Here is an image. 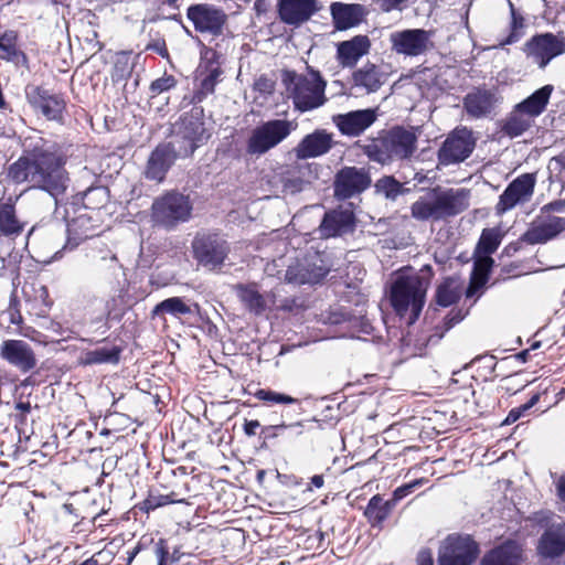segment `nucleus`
<instances>
[{
  "instance_id": "c03bdc74",
  "label": "nucleus",
  "mask_w": 565,
  "mask_h": 565,
  "mask_svg": "<svg viewBox=\"0 0 565 565\" xmlns=\"http://www.w3.org/2000/svg\"><path fill=\"white\" fill-rule=\"evenodd\" d=\"M511 32L508 38L501 43V45L513 44L518 42L524 34V18L518 14L511 4Z\"/></svg>"
},
{
  "instance_id": "393cba45",
  "label": "nucleus",
  "mask_w": 565,
  "mask_h": 565,
  "mask_svg": "<svg viewBox=\"0 0 565 565\" xmlns=\"http://www.w3.org/2000/svg\"><path fill=\"white\" fill-rule=\"evenodd\" d=\"M330 12L337 30H348L359 25L366 17L367 10L360 3L334 2Z\"/></svg>"
},
{
  "instance_id": "69168bd1",
  "label": "nucleus",
  "mask_w": 565,
  "mask_h": 565,
  "mask_svg": "<svg viewBox=\"0 0 565 565\" xmlns=\"http://www.w3.org/2000/svg\"><path fill=\"white\" fill-rule=\"evenodd\" d=\"M527 355H529V351H527V350H525V351L520 352V353L518 354V358H519L520 360H522L523 362H525V361H526V356H527Z\"/></svg>"
},
{
  "instance_id": "423d86ee",
  "label": "nucleus",
  "mask_w": 565,
  "mask_h": 565,
  "mask_svg": "<svg viewBox=\"0 0 565 565\" xmlns=\"http://www.w3.org/2000/svg\"><path fill=\"white\" fill-rule=\"evenodd\" d=\"M192 211L193 203L189 195L168 191L153 200L151 220L157 226L171 231L190 221Z\"/></svg>"
},
{
  "instance_id": "052dcab7",
  "label": "nucleus",
  "mask_w": 565,
  "mask_h": 565,
  "mask_svg": "<svg viewBox=\"0 0 565 565\" xmlns=\"http://www.w3.org/2000/svg\"><path fill=\"white\" fill-rule=\"evenodd\" d=\"M492 264L493 259L490 257V255H483V257H481L477 263L478 267L482 269H489Z\"/></svg>"
},
{
  "instance_id": "4d7b16f0",
  "label": "nucleus",
  "mask_w": 565,
  "mask_h": 565,
  "mask_svg": "<svg viewBox=\"0 0 565 565\" xmlns=\"http://www.w3.org/2000/svg\"><path fill=\"white\" fill-rule=\"evenodd\" d=\"M260 424L258 420H246L244 424V431L247 436L256 435V430L259 428Z\"/></svg>"
},
{
  "instance_id": "7c9ffc66",
  "label": "nucleus",
  "mask_w": 565,
  "mask_h": 565,
  "mask_svg": "<svg viewBox=\"0 0 565 565\" xmlns=\"http://www.w3.org/2000/svg\"><path fill=\"white\" fill-rule=\"evenodd\" d=\"M553 90V85H545L535 90L532 95H530L523 102L519 103L516 106H519L525 114L535 119L546 109Z\"/></svg>"
},
{
  "instance_id": "bf43d9fd",
  "label": "nucleus",
  "mask_w": 565,
  "mask_h": 565,
  "mask_svg": "<svg viewBox=\"0 0 565 565\" xmlns=\"http://www.w3.org/2000/svg\"><path fill=\"white\" fill-rule=\"evenodd\" d=\"M433 556L429 551H422L418 554V565H433Z\"/></svg>"
},
{
  "instance_id": "b1692460",
  "label": "nucleus",
  "mask_w": 565,
  "mask_h": 565,
  "mask_svg": "<svg viewBox=\"0 0 565 565\" xmlns=\"http://www.w3.org/2000/svg\"><path fill=\"white\" fill-rule=\"evenodd\" d=\"M175 158L177 152L170 143L158 146L148 159L145 171L146 178L161 182Z\"/></svg>"
},
{
  "instance_id": "79ce46f5",
  "label": "nucleus",
  "mask_w": 565,
  "mask_h": 565,
  "mask_svg": "<svg viewBox=\"0 0 565 565\" xmlns=\"http://www.w3.org/2000/svg\"><path fill=\"white\" fill-rule=\"evenodd\" d=\"M460 297L455 281L446 280L437 289V302L443 307H448L455 303Z\"/></svg>"
},
{
  "instance_id": "39448f33",
  "label": "nucleus",
  "mask_w": 565,
  "mask_h": 565,
  "mask_svg": "<svg viewBox=\"0 0 565 565\" xmlns=\"http://www.w3.org/2000/svg\"><path fill=\"white\" fill-rule=\"evenodd\" d=\"M428 280L414 275L398 276L391 287V303L401 317L409 311V323H414L424 307Z\"/></svg>"
},
{
  "instance_id": "a19ab883",
  "label": "nucleus",
  "mask_w": 565,
  "mask_h": 565,
  "mask_svg": "<svg viewBox=\"0 0 565 565\" xmlns=\"http://www.w3.org/2000/svg\"><path fill=\"white\" fill-rule=\"evenodd\" d=\"M501 243V235L497 228L483 230L479 239L477 252L480 255H491L497 250Z\"/></svg>"
},
{
  "instance_id": "1a4fd4ad",
  "label": "nucleus",
  "mask_w": 565,
  "mask_h": 565,
  "mask_svg": "<svg viewBox=\"0 0 565 565\" xmlns=\"http://www.w3.org/2000/svg\"><path fill=\"white\" fill-rule=\"evenodd\" d=\"M523 52L539 68L544 70L552 60L565 53V36L561 33H541L524 44Z\"/></svg>"
},
{
  "instance_id": "4be33fe9",
  "label": "nucleus",
  "mask_w": 565,
  "mask_h": 565,
  "mask_svg": "<svg viewBox=\"0 0 565 565\" xmlns=\"http://www.w3.org/2000/svg\"><path fill=\"white\" fill-rule=\"evenodd\" d=\"M354 228V214L350 209H335L324 214L319 233L323 238L341 236Z\"/></svg>"
},
{
  "instance_id": "9b49d317",
  "label": "nucleus",
  "mask_w": 565,
  "mask_h": 565,
  "mask_svg": "<svg viewBox=\"0 0 565 565\" xmlns=\"http://www.w3.org/2000/svg\"><path fill=\"white\" fill-rule=\"evenodd\" d=\"M476 146L472 131L467 127L456 128L448 135L438 151V160L444 166L466 160Z\"/></svg>"
},
{
  "instance_id": "0e129e2a",
  "label": "nucleus",
  "mask_w": 565,
  "mask_h": 565,
  "mask_svg": "<svg viewBox=\"0 0 565 565\" xmlns=\"http://www.w3.org/2000/svg\"><path fill=\"white\" fill-rule=\"evenodd\" d=\"M286 189H290L291 192L299 191L300 186H298V181H288L285 184Z\"/></svg>"
},
{
  "instance_id": "2eb2a0df",
  "label": "nucleus",
  "mask_w": 565,
  "mask_h": 565,
  "mask_svg": "<svg viewBox=\"0 0 565 565\" xmlns=\"http://www.w3.org/2000/svg\"><path fill=\"white\" fill-rule=\"evenodd\" d=\"M194 258L204 267L215 269L220 267L228 253L225 241L216 235H199L192 242Z\"/></svg>"
},
{
  "instance_id": "20e7f679",
  "label": "nucleus",
  "mask_w": 565,
  "mask_h": 565,
  "mask_svg": "<svg viewBox=\"0 0 565 565\" xmlns=\"http://www.w3.org/2000/svg\"><path fill=\"white\" fill-rule=\"evenodd\" d=\"M416 135L403 127H394L377 138L370 140L362 149L367 158L381 164L393 160H403L413 156L416 150Z\"/></svg>"
},
{
  "instance_id": "6e6d98bb",
  "label": "nucleus",
  "mask_w": 565,
  "mask_h": 565,
  "mask_svg": "<svg viewBox=\"0 0 565 565\" xmlns=\"http://www.w3.org/2000/svg\"><path fill=\"white\" fill-rule=\"evenodd\" d=\"M565 209V203L563 201H555V202H552V203H548L546 205H544L540 213H544V214H551L550 212L551 211H563Z\"/></svg>"
},
{
  "instance_id": "a211bd4d",
  "label": "nucleus",
  "mask_w": 565,
  "mask_h": 565,
  "mask_svg": "<svg viewBox=\"0 0 565 565\" xmlns=\"http://www.w3.org/2000/svg\"><path fill=\"white\" fill-rule=\"evenodd\" d=\"M371 179L362 168L345 167L341 169L334 181V194L338 199L352 198L369 188Z\"/></svg>"
},
{
  "instance_id": "2f4dec72",
  "label": "nucleus",
  "mask_w": 565,
  "mask_h": 565,
  "mask_svg": "<svg viewBox=\"0 0 565 565\" xmlns=\"http://www.w3.org/2000/svg\"><path fill=\"white\" fill-rule=\"evenodd\" d=\"M234 289L238 299L248 311L254 315H260L266 310V299L256 289L255 285H236Z\"/></svg>"
},
{
  "instance_id": "bb28decb",
  "label": "nucleus",
  "mask_w": 565,
  "mask_h": 565,
  "mask_svg": "<svg viewBox=\"0 0 565 565\" xmlns=\"http://www.w3.org/2000/svg\"><path fill=\"white\" fill-rule=\"evenodd\" d=\"M332 147V135L326 130H316L307 135L295 148L297 159L316 158L327 153Z\"/></svg>"
},
{
  "instance_id": "0eeeda50",
  "label": "nucleus",
  "mask_w": 565,
  "mask_h": 565,
  "mask_svg": "<svg viewBox=\"0 0 565 565\" xmlns=\"http://www.w3.org/2000/svg\"><path fill=\"white\" fill-rule=\"evenodd\" d=\"M331 268L327 253L312 252L288 266L285 279L294 285H315L322 281Z\"/></svg>"
},
{
  "instance_id": "f03ea898",
  "label": "nucleus",
  "mask_w": 565,
  "mask_h": 565,
  "mask_svg": "<svg viewBox=\"0 0 565 565\" xmlns=\"http://www.w3.org/2000/svg\"><path fill=\"white\" fill-rule=\"evenodd\" d=\"M468 206V190L434 188L411 205V215L419 222L440 221L463 212Z\"/></svg>"
},
{
  "instance_id": "aec40b11",
  "label": "nucleus",
  "mask_w": 565,
  "mask_h": 565,
  "mask_svg": "<svg viewBox=\"0 0 565 565\" xmlns=\"http://www.w3.org/2000/svg\"><path fill=\"white\" fill-rule=\"evenodd\" d=\"M377 118L375 109H361L332 117L333 124L344 136L356 137L371 127Z\"/></svg>"
},
{
  "instance_id": "de8ad7c7",
  "label": "nucleus",
  "mask_w": 565,
  "mask_h": 565,
  "mask_svg": "<svg viewBox=\"0 0 565 565\" xmlns=\"http://www.w3.org/2000/svg\"><path fill=\"white\" fill-rule=\"evenodd\" d=\"M425 482L426 479L420 478L396 488L393 492V502L395 503L396 501L402 500L403 498L412 493L417 487L424 484Z\"/></svg>"
},
{
  "instance_id": "680f3d73",
  "label": "nucleus",
  "mask_w": 565,
  "mask_h": 565,
  "mask_svg": "<svg viewBox=\"0 0 565 565\" xmlns=\"http://www.w3.org/2000/svg\"><path fill=\"white\" fill-rule=\"evenodd\" d=\"M557 493L559 495V498L565 501V475L562 476L559 479H558V482H557Z\"/></svg>"
},
{
  "instance_id": "58836bf2",
  "label": "nucleus",
  "mask_w": 565,
  "mask_h": 565,
  "mask_svg": "<svg viewBox=\"0 0 565 565\" xmlns=\"http://www.w3.org/2000/svg\"><path fill=\"white\" fill-rule=\"evenodd\" d=\"M89 223V216L87 214H79L67 224L68 244L72 247L76 246L79 241L86 239L93 236V233L87 226Z\"/></svg>"
},
{
  "instance_id": "09e8293b",
  "label": "nucleus",
  "mask_w": 565,
  "mask_h": 565,
  "mask_svg": "<svg viewBox=\"0 0 565 565\" xmlns=\"http://www.w3.org/2000/svg\"><path fill=\"white\" fill-rule=\"evenodd\" d=\"M175 85V79L173 76H163L153 81L150 85V90L152 93V97L159 95L166 90H169Z\"/></svg>"
},
{
  "instance_id": "a18cd8bd",
  "label": "nucleus",
  "mask_w": 565,
  "mask_h": 565,
  "mask_svg": "<svg viewBox=\"0 0 565 565\" xmlns=\"http://www.w3.org/2000/svg\"><path fill=\"white\" fill-rule=\"evenodd\" d=\"M255 397L260 401L271 402V403H277V404H292V403L297 402L296 398H294L289 395L277 393L274 391H268V390H258L255 393Z\"/></svg>"
},
{
  "instance_id": "ddd939ff",
  "label": "nucleus",
  "mask_w": 565,
  "mask_h": 565,
  "mask_svg": "<svg viewBox=\"0 0 565 565\" xmlns=\"http://www.w3.org/2000/svg\"><path fill=\"white\" fill-rule=\"evenodd\" d=\"M186 17L198 32L210 33L214 36L223 34L227 22V14L222 9L207 3L189 7Z\"/></svg>"
},
{
  "instance_id": "4c0bfd02",
  "label": "nucleus",
  "mask_w": 565,
  "mask_h": 565,
  "mask_svg": "<svg viewBox=\"0 0 565 565\" xmlns=\"http://www.w3.org/2000/svg\"><path fill=\"white\" fill-rule=\"evenodd\" d=\"M191 307L180 297H171L159 302L152 310V316H162L169 313L173 317H180L191 313Z\"/></svg>"
},
{
  "instance_id": "c9c22d12",
  "label": "nucleus",
  "mask_w": 565,
  "mask_h": 565,
  "mask_svg": "<svg viewBox=\"0 0 565 565\" xmlns=\"http://www.w3.org/2000/svg\"><path fill=\"white\" fill-rule=\"evenodd\" d=\"M534 119L515 106L503 125V131L510 137H519L532 127Z\"/></svg>"
},
{
  "instance_id": "6e6552de",
  "label": "nucleus",
  "mask_w": 565,
  "mask_h": 565,
  "mask_svg": "<svg viewBox=\"0 0 565 565\" xmlns=\"http://www.w3.org/2000/svg\"><path fill=\"white\" fill-rule=\"evenodd\" d=\"M296 125L285 119H273L254 128L246 141V152L262 156L284 141Z\"/></svg>"
},
{
  "instance_id": "f3484780",
  "label": "nucleus",
  "mask_w": 565,
  "mask_h": 565,
  "mask_svg": "<svg viewBox=\"0 0 565 565\" xmlns=\"http://www.w3.org/2000/svg\"><path fill=\"white\" fill-rule=\"evenodd\" d=\"M565 231V218L552 214L540 213L523 234L527 244H545Z\"/></svg>"
},
{
  "instance_id": "a878e982",
  "label": "nucleus",
  "mask_w": 565,
  "mask_h": 565,
  "mask_svg": "<svg viewBox=\"0 0 565 565\" xmlns=\"http://www.w3.org/2000/svg\"><path fill=\"white\" fill-rule=\"evenodd\" d=\"M498 103L495 94L489 89L477 88L468 93L463 98V108L467 114L476 119L488 117Z\"/></svg>"
},
{
  "instance_id": "9d476101",
  "label": "nucleus",
  "mask_w": 565,
  "mask_h": 565,
  "mask_svg": "<svg viewBox=\"0 0 565 565\" xmlns=\"http://www.w3.org/2000/svg\"><path fill=\"white\" fill-rule=\"evenodd\" d=\"M433 31L424 29H405L390 34L391 49L405 56H419L434 47Z\"/></svg>"
},
{
  "instance_id": "7ed1b4c3",
  "label": "nucleus",
  "mask_w": 565,
  "mask_h": 565,
  "mask_svg": "<svg viewBox=\"0 0 565 565\" xmlns=\"http://www.w3.org/2000/svg\"><path fill=\"white\" fill-rule=\"evenodd\" d=\"M281 81L296 110L310 111L323 106L327 102V82L320 72L311 66H307L305 74L285 71Z\"/></svg>"
},
{
  "instance_id": "72a5a7b5",
  "label": "nucleus",
  "mask_w": 565,
  "mask_h": 565,
  "mask_svg": "<svg viewBox=\"0 0 565 565\" xmlns=\"http://www.w3.org/2000/svg\"><path fill=\"white\" fill-rule=\"evenodd\" d=\"M25 224L15 215L14 205L11 203L0 204V234L4 236H17L24 230Z\"/></svg>"
},
{
  "instance_id": "5701e85b",
  "label": "nucleus",
  "mask_w": 565,
  "mask_h": 565,
  "mask_svg": "<svg viewBox=\"0 0 565 565\" xmlns=\"http://www.w3.org/2000/svg\"><path fill=\"white\" fill-rule=\"evenodd\" d=\"M371 49L367 35H355L337 44V60L342 67H354Z\"/></svg>"
},
{
  "instance_id": "e433bc0d",
  "label": "nucleus",
  "mask_w": 565,
  "mask_h": 565,
  "mask_svg": "<svg viewBox=\"0 0 565 565\" xmlns=\"http://www.w3.org/2000/svg\"><path fill=\"white\" fill-rule=\"evenodd\" d=\"M119 349L116 347L113 348H97L95 350L86 351L79 356V364L82 365H93V364H103V363H111L116 364L119 361Z\"/></svg>"
},
{
  "instance_id": "5fc2aeb1",
  "label": "nucleus",
  "mask_w": 565,
  "mask_h": 565,
  "mask_svg": "<svg viewBox=\"0 0 565 565\" xmlns=\"http://www.w3.org/2000/svg\"><path fill=\"white\" fill-rule=\"evenodd\" d=\"M93 196H98L103 201L107 200V191L104 188L90 189L85 193V200L89 202Z\"/></svg>"
},
{
  "instance_id": "49530a36",
  "label": "nucleus",
  "mask_w": 565,
  "mask_h": 565,
  "mask_svg": "<svg viewBox=\"0 0 565 565\" xmlns=\"http://www.w3.org/2000/svg\"><path fill=\"white\" fill-rule=\"evenodd\" d=\"M540 399V395H533L530 401L519 407L512 408L507 418L503 422V425H511L515 423L519 418H521L527 411H530Z\"/></svg>"
},
{
  "instance_id": "f257e3e1",
  "label": "nucleus",
  "mask_w": 565,
  "mask_h": 565,
  "mask_svg": "<svg viewBox=\"0 0 565 565\" xmlns=\"http://www.w3.org/2000/svg\"><path fill=\"white\" fill-rule=\"evenodd\" d=\"M65 158L53 143L35 146L31 151L13 162L8 175L15 183H29L32 188L50 193L55 201L68 185L64 169Z\"/></svg>"
},
{
  "instance_id": "8fccbe9b",
  "label": "nucleus",
  "mask_w": 565,
  "mask_h": 565,
  "mask_svg": "<svg viewBox=\"0 0 565 565\" xmlns=\"http://www.w3.org/2000/svg\"><path fill=\"white\" fill-rule=\"evenodd\" d=\"M380 8L383 12H391L394 10H403L408 0H379Z\"/></svg>"
},
{
  "instance_id": "ea45409f",
  "label": "nucleus",
  "mask_w": 565,
  "mask_h": 565,
  "mask_svg": "<svg viewBox=\"0 0 565 565\" xmlns=\"http://www.w3.org/2000/svg\"><path fill=\"white\" fill-rule=\"evenodd\" d=\"M132 72V62L128 54L119 53L116 56L114 67L111 71V81L114 83L124 84L129 78Z\"/></svg>"
},
{
  "instance_id": "dca6fc26",
  "label": "nucleus",
  "mask_w": 565,
  "mask_h": 565,
  "mask_svg": "<svg viewBox=\"0 0 565 565\" xmlns=\"http://www.w3.org/2000/svg\"><path fill=\"white\" fill-rule=\"evenodd\" d=\"M25 97L31 107L49 120L61 121L65 109V102L56 94L36 86L25 87Z\"/></svg>"
},
{
  "instance_id": "4468645a",
  "label": "nucleus",
  "mask_w": 565,
  "mask_h": 565,
  "mask_svg": "<svg viewBox=\"0 0 565 565\" xmlns=\"http://www.w3.org/2000/svg\"><path fill=\"white\" fill-rule=\"evenodd\" d=\"M536 179L533 173H524L515 178L499 196L495 213L503 215L518 204L526 203L534 193Z\"/></svg>"
},
{
  "instance_id": "f8f14e48",
  "label": "nucleus",
  "mask_w": 565,
  "mask_h": 565,
  "mask_svg": "<svg viewBox=\"0 0 565 565\" xmlns=\"http://www.w3.org/2000/svg\"><path fill=\"white\" fill-rule=\"evenodd\" d=\"M478 555V546L468 535H449L439 552V565H470Z\"/></svg>"
},
{
  "instance_id": "cd10ccee",
  "label": "nucleus",
  "mask_w": 565,
  "mask_h": 565,
  "mask_svg": "<svg viewBox=\"0 0 565 565\" xmlns=\"http://www.w3.org/2000/svg\"><path fill=\"white\" fill-rule=\"evenodd\" d=\"M537 552L543 558H555L565 553V523L552 524L545 530Z\"/></svg>"
},
{
  "instance_id": "6ab92c4d",
  "label": "nucleus",
  "mask_w": 565,
  "mask_h": 565,
  "mask_svg": "<svg viewBox=\"0 0 565 565\" xmlns=\"http://www.w3.org/2000/svg\"><path fill=\"white\" fill-rule=\"evenodd\" d=\"M320 10L318 0H278L277 12L281 22L300 26Z\"/></svg>"
},
{
  "instance_id": "412c9836",
  "label": "nucleus",
  "mask_w": 565,
  "mask_h": 565,
  "mask_svg": "<svg viewBox=\"0 0 565 565\" xmlns=\"http://www.w3.org/2000/svg\"><path fill=\"white\" fill-rule=\"evenodd\" d=\"M0 355L23 373L36 366L35 354L32 348L23 340H6L1 344Z\"/></svg>"
},
{
  "instance_id": "c85d7f7f",
  "label": "nucleus",
  "mask_w": 565,
  "mask_h": 565,
  "mask_svg": "<svg viewBox=\"0 0 565 565\" xmlns=\"http://www.w3.org/2000/svg\"><path fill=\"white\" fill-rule=\"evenodd\" d=\"M182 138L186 143L183 149L179 150V154L183 157L191 156L194 150L207 140L209 135L205 131L204 124L193 116L182 119Z\"/></svg>"
},
{
  "instance_id": "e2e57ef3",
  "label": "nucleus",
  "mask_w": 565,
  "mask_h": 565,
  "mask_svg": "<svg viewBox=\"0 0 565 565\" xmlns=\"http://www.w3.org/2000/svg\"><path fill=\"white\" fill-rule=\"evenodd\" d=\"M0 50H3L6 53L10 54L13 52V46L11 44H7V42H4V39L2 38L0 40Z\"/></svg>"
},
{
  "instance_id": "473e14b6",
  "label": "nucleus",
  "mask_w": 565,
  "mask_h": 565,
  "mask_svg": "<svg viewBox=\"0 0 565 565\" xmlns=\"http://www.w3.org/2000/svg\"><path fill=\"white\" fill-rule=\"evenodd\" d=\"M353 82L356 87H362L366 93L376 92L383 84L382 75L373 64H366L353 73Z\"/></svg>"
},
{
  "instance_id": "864d4df0",
  "label": "nucleus",
  "mask_w": 565,
  "mask_h": 565,
  "mask_svg": "<svg viewBox=\"0 0 565 565\" xmlns=\"http://www.w3.org/2000/svg\"><path fill=\"white\" fill-rule=\"evenodd\" d=\"M217 76L218 72L213 71L202 81L201 88L204 93H213Z\"/></svg>"
},
{
  "instance_id": "f704fd0d",
  "label": "nucleus",
  "mask_w": 565,
  "mask_h": 565,
  "mask_svg": "<svg viewBox=\"0 0 565 565\" xmlns=\"http://www.w3.org/2000/svg\"><path fill=\"white\" fill-rule=\"evenodd\" d=\"M394 502L384 501L383 498L379 494L372 497L365 509V516L372 526H380L390 515Z\"/></svg>"
},
{
  "instance_id": "c756f323",
  "label": "nucleus",
  "mask_w": 565,
  "mask_h": 565,
  "mask_svg": "<svg viewBox=\"0 0 565 565\" xmlns=\"http://www.w3.org/2000/svg\"><path fill=\"white\" fill-rule=\"evenodd\" d=\"M521 547L514 542H507L492 550L482 559V565H520Z\"/></svg>"
},
{
  "instance_id": "37998d69",
  "label": "nucleus",
  "mask_w": 565,
  "mask_h": 565,
  "mask_svg": "<svg viewBox=\"0 0 565 565\" xmlns=\"http://www.w3.org/2000/svg\"><path fill=\"white\" fill-rule=\"evenodd\" d=\"M376 192L386 199L395 200L403 192V185L393 177H384L375 184Z\"/></svg>"
},
{
  "instance_id": "13d9d810",
  "label": "nucleus",
  "mask_w": 565,
  "mask_h": 565,
  "mask_svg": "<svg viewBox=\"0 0 565 565\" xmlns=\"http://www.w3.org/2000/svg\"><path fill=\"white\" fill-rule=\"evenodd\" d=\"M324 484V479H323V476L321 475H316L311 478L310 480V484L308 486L307 490L308 491H312L313 488L316 489H320L322 488Z\"/></svg>"
},
{
  "instance_id": "603ef678",
  "label": "nucleus",
  "mask_w": 565,
  "mask_h": 565,
  "mask_svg": "<svg viewBox=\"0 0 565 565\" xmlns=\"http://www.w3.org/2000/svg\"><path fill=\"white\" fill-rule=\"evenodd\" d=\"M172 501L169 500L168 497H159V498H156V497H151L149 499H147L145 502H143V505H145V509L147 511L149 510H154L156 508L158 507H161V505H166V504H169L171 503Z\"/></svg>"
},
{
  "instance_id": "774afa93",
  "label": "nucleus",
  "mask_w": 565,
  "mask_h": 565,
  "mask_svg": "<svg viewBox=\"0 0 565 565\" xmlns=\"http://www.w3.org/2000/svg\"><path fill=\"white\" fill-rule=\"evenodd\" d=\"M137 554V550L132 551L128 557V565L132 562V559L135 558Z\"/></svg>"
},
{
  "instance_id": "338daca9",
  "label": "nucleus",
  "mask_w": 565,
  "mask_h": 565,
  "mask_svg": "<svg viewBox=\"0 0 565 565\" xmlns=\"http://www.w3.org/2000/svg\"><path fill=\"white\" fill-rule=\"evenodd\" d=\"M287 427H288L287 425L281 424V425L273 426V429H275V430H276L275 435L277 436V435L279 434V433H278L279 430H282V429H285V428H287Z\"/></svg>"
},
{
  "instance_id": "3c124183",
  "label": "nucleus",
  "mask_w": 565,
  "mask_h": 565,
  "mask_svg": "<svg viewBox=\"0 0 565 565\" xmlns=\"http://www.w3.org/2000/svg\"><path fill=\"white\" fill-rule=\"evenodd\" d=\"M254 88L263 94H270L274 89V83L265 76H260L256 79Z\"/></svg>"
}]
</instances>
